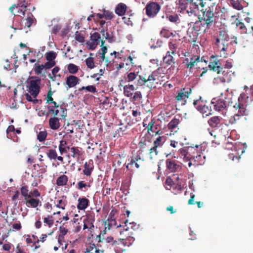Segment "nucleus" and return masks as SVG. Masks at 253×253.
Instances as JSON below:
<instances>
[{"instance_id": "28", "label": "nucleus", "mask_w": 253, "mask_h": 253, "mask_svg": "<svg viewBox=\"0 0 253 253\" xmlns=\"http://www.w3.org/2000/svg\"><path fill=\"white\" fill-rule=\"evenodd\" d=\"M26 201V204L28 207H31L32 208H36L38 206L40 203L39 200L34 198H27Z\"/></svg>"}, {"instance_id": "56", "label": "nucleus", "mask_w": 253, "mask_h": 253, "mask_svg": "<svg viewBox=\"0 0 253 253\" xmlns=\"http://www.w3.org/2000/svg\"><path fill=\"white\" fill-rule=\"evenodd\" d=\"M229 159L231 160L232 161L239 160L240 158V156L238 155V154L235 152L231 153L228 155Z\"/></svg>"}, {"instance_id": "50", "label": "nucleus", "mask_w": 253, "mask_h": 253, "mask_svg": "<svg viewBox=\"0 0 253 253\" xmlns=\"http://www.w3.org/2000/svg\"><path fill=\"white\" fill-rule=\"evenodd\" d=\"M33 17L32 14L30 13L26 19L25 26L28 28L30 27L34 22V19Z\"/></svg>"}, {"instance_id": "20", "label": "nucleus", "mask_w": 253, "mask_h": 253, "mask_svg": "<svg viewBox=\"0 0 253 253\" xmlns=\"http://www.w3.org/2000/svg\"><path fill=\"white\" fill-rule=\"evenodd\" d=\"M221 122V118L218 116H214L208 120V124L211 127L215 128L219 127Z\"/></svg>"}, {"instance_id": "61", "label": "nucleus", "mask_w": 253, "mask_h": 253, "mask_svg": "<svg viewBox=\"0 0 253 253\" xmlns=\"http://www.w3.org/2000/svg\"><path fill=\"white\" fill-rule=\"evenodd\" d=\"M157 148L158 147L154 145V146L150 149V155L151 158L154 155H157L158 153Z\"/></svg>"}, {"instance_id": "19", "label": "nucleus", "mask_w": 253, "mask_h": 253, "mask_svg": "<svg viewBox=\"0 0 253 253\" xmlns=\"http://www.w3.org/2000/svg\"><path fill=\"white\" fill-rule=\"evenodd\" d=\"M49 125L50 127L53 130H57L60 126L59 120L57 117H54L49 120Z\"/></svg>"}, {"instance_id": "24", "label": "nucleus", "mask_w": 253, "mask_h": 253, "mask_svg": "<svg viewBox=\"0 0 253 253\" xmlns=\"http://www.w3.org/2000/svg\"><path fill=\"white\" fill-rule=\"evenodd\" d=\"M48 157L50 159H57L58 161L63 162V158L61 156H57V153L55 150L50 149L47 153Z\"/></svg>"}, {"instance_id": "37", "label": "nucleus", "mask_w": 253, "mask_h": 253, "mask_svg": "<svg viewBox=\"0 0 253 253\" xmlns=\"http://www.w3.org/2000/svg\"><path fill=\"white\" fill-rule=\"evenodd\" d=\"M167 167L169 172H172L174 171V160L172 158L167 160Z\"/></svg>"}, {"instance_id": "42", "label": "nucleus", "mask_w": 253, "mask_h": 253, "mask_svg": "<svg viewBox=\"0 0 253 253\" xmlns=\"http://www.w3.org/2000/svg\"><path fill=\"white\" fill-rule=\"evenodd\" d=\"M102 12H104V18L107 20L112 19L114 16L112 12L105 10V9L102 10Z\"/></svg>"}, {"instance_id": "2", "label": "nucleus", "mask_w": 253, "mask_h": 253, "mask_svg": "<svg viewBox=\"0 0 253 253\" xmlns=\"http://www.w3.org/2000/svg\"><path fill=\"white\" fill-rule=\"evenodd\" d=\"M248 98L249 97L245 93L240 94L238 97V101L233 105V108L236 113L228 119L229 125L235 124L240 120L242 116H248L249 114Z\"/></svg>"}, {"instance_id": "8", "label": "nucleus", "mask_w": 253, "mask_h": 253, "mask_svg": "<svg viewBox=\"0 0 253 253\" xmlns=\"http://www.w3.org/2000/svg\"><path fill=\"white\" fill-rule=\"evenodd\" d=\"M217 78L222 83L230 82L235 76V72L232 69L220 68L217 72Z\"/></svg>"}, {"instance_id": "13", "label": "nucleus", "mask_w": 253, "mask_h": 253, "mask_svg": "<svg viewBox=\"0 0 253 253\" xmlns=\"http://www.w3.org/2000/svg\"><path fill=\"white\" fill-rule=\"evenodd\" d=\"M221 63L215 56H211L210 58V61L209 64V68L211 70L214 72H216L219 70L221 68Z\"/></svg>"}, {"instance_id": "46", "label": "nucleus", "mask_w": 253, "mask_h": 253, "mask_svg": "<svg viewBox=\"0 0 253 253\" xmlns=\"http://www.w3.org/2000/svg\"><path fill=\"white\" fill-rule=\"evenodd\" d=\"M44 69H45L44 64H42V65L35 64L34 71L36 74L39 75L42 73V71Z\"/></svg>"}, {"instance_id": "47", "label": "nucleus", "mask_w": 253, "mask_h": 253, "mask_svg": "<svg viewBox=\"0 0 253 253\" xmlns=\"http://www.w3.org/2000/svg\"><path fill=\"white\" fill-rule=\"evenodd\" d=\"M85 63L88 68L93 69L94 67V63L93 58L88 57L85 60Z\"/></svg>"}, {"instance_id": "15", "label": "nucleus", "mask_w": 253, "mask_h": 253, "mask_svg": "<svg viewBox=\"0 0 253 253\" xmlns=\"http://www.w3.org/2000/svg\"><path fill=\"white\" fill-rule=\"evenodd\" d=\"M169 45L171 51H168L167 55L163 58L164 62L168 64H170L171 62H172L173 56L172 54L174 53V45L172 42H169Z\"/></svg>"}, {"instance_id": "21", "label": "nucleus", "mask_w": 253, "mask_h": 253, "mask_svg": "<svg viewBox=\"0 0 253 253\" xmlns=\"http://www.w3.org/2000/svg\"><path fill=\"white\" fill-rule=\"evenodd\" d=\"M215 110L221 111L226 108L225 102L222 99H218L215 103L212 102Z\"/></svg>"}, {"instance_id": "18", "label": "nucleus", "mask_w": 253, "mask_h": 253, "mask_svg": "<svg viewBox=\"0 0 253 253\" xmlns=\"http://www.w3.org/2000/svg\"><path fill=\"white\" fill-rule=\"evenodd\" d=\"M80 79L73 75L69 76L66 80V84L71 88L79 84Z\"/></svg>"}, {"instance_id": "12", "label": "nucleus", "mask_w": 253, "mask_h": 253, "mask_svg": "<svg viewBox=\"0 0 253 253\" xmlns=\"http://www.w3.org/2000/svg\"><path fill=\"white\" fill-rule=\"evenodd\" d=\"M205 150L202 145H196L194 147H191L188 150L189 156L187 157V160L189 158H194L196 156L203 154V151Z\"/></svg>"}, {"instance_id": "51", "label": "nucleus", "mask_w": 253, "mask_h": 253, "mask_svg": "<svg viewBox=\"0 0 253 253\" xmlns=\"http://www.w3.org/2000/svg\"><path fill=\"white\" fill-rule=\"evenodd\" d=\"M161 35L162 37L166 38H169L170 37H173V34L171 32H169L168 30H163L161 32Z\"/></svg>"}, {"instance_id": "48", "label": "nucleus", "mask_w": 253, "mask_h": 253, "mask_svg": "<svg viewBox=\"0 0 253 253\" xmlns=\"http://www.w3.org/2000/svg\"><path fill=\"white\" fill-rule=\"evenodd\" d=\"M179 156L180 158H183V159H187V155H189L188 152L186 151V150L184 148L180 149L178 151Z\"/></svg>"}, {"instance_id": "4", "label": "nucleus", "mask_w": 253, "mask_h": 253, "mask_svg": "<svg viewBox=\"0 0 253 253\" xmlns=\"http://www.w3.org/2000/svg\"><path fill=\"white\" fill-rule=\"evenodd\" d=\"M177 54L181 58H183V63L185 64L187 68L191 69L198 63L200 62V56L190 55L185 49H179Z\"/></svg>"}, {"instance_id": "11", "label": "nucleus", "mask_w": 253, "mask_h": 253, "mask_svg": "<svg viewBox=\"0 0 253 253\" xmlns=\"http://www.w3.org/2000/svg\"><path fill=\"white\" fill-rule=\"evenodd\" d=\"M206 160V156L204 154L196 156L194 158H189L188 159V166L190 167L192 166L197 167L200 165H202L205 164Z\"/></svg>"}, {"instance_id": "9", "label": "nucleus", "mask_w": 253, "mask_h": 253, "mask_svg": "<svg viewBox=\"0 0 253 253\" xmlns=\"http://www.w3.org/2000/svg\"><path fill=\"white\" fill-rule=\"evenodd\" d=\"M160 6L156 2L148 3L146 6V14L150 17H154L160 10Z\"/></svg>"}, {"instance_id": "40", "label": "nucleus", "mask_w": 253, "mask_h": 253, "mask_svg": "<svg viewBox=\"0 0 253 253\" xmlns=\"http://www.w3.org/2000/svg\"><path fill=\"white\" fill-rule=\"evenodd\" d=\"M46 99L47 103L53 104L54 107H59L56 102L53 101V99L52 97V93L50 91L48 92Z\"/></svg>"}, {"instance_id": "39", "label": "nucleus", "mask_w": 253, "mask_h": 253, "mask_svg": "<svg viewBox=\"0 0 253 253\" xmlns=\"http://www.w3.org/2000/svg\"><path fill=\"white\" fill-rule=\"evenodd\" d=\"M237 20L238 22L236 23V26L239 27V29L241 30L242 33H247V29L244 24L240 22L238 18L236 19V21Z\"/></svg>"}, {"instance_id": "64", "label": "nucleus", "mask_w": 253, "mask_h": 253, "mask_svg": "<svg viewBox=\"0 0 253 253\" xmlns=\"http://www.w3.org/2000/svg\"><path fill=\"white\" fill-rule=\"evenodd\" d=\"M87 249H92V251H93V253H104V252L103 251L97 250L96 248L95 245L94 244L90 245V246L88 248H87Z\"/></svg>"}, {"instance_id": "3", "label": "nucleus", "mask_w": 253, "mask_h": 253, "mask_svg": "<svg viewBox=\"0 0 253 253\" xmlns=\"http://www.w3.org/2000/svg\"><path fill=\"white\" fill-rule=\"evenodd\" d=\"M26 84L28 91L25 94L26 99L34 104L37 103L38 100L36 99V97L39 93L41 80L38 77H32L27 80Z\"/></svg>"}, {"instance_id": "10", "label": "nucleus", "mask_w": 253, "mask_h": 253, "mask_svg": "<svg viewBox=\"0 0 253 253\" xmlns=\"http://www.w3.org/2000/svg\"><path fill=\"white\" fill-rule=\"evenodd\" d=\"M100 39V35L98 33L95 32L91 34L90 40L86 42L87 47L90 50L94 49L98 45Z\"/></svg>"}, {"instance_id": "44", "label": "nucleus", "mask_w": 253, "mask_h": 253, "mask_svg": "<svg viewBox=\"0 0 253 253\" xmlns=\"http://www.w3.org/2000/svg\"><path fill=\"white\" fill-rule=\"evenodd\" d=\"M85 89L87 91L94 93L96 92V88L93 85H88L86 86H83L82 88H80L79 90L81 91L82 90Z\"/></svg>"}, {"instance_id": "26", "label": "nucleus", "mask_w": 253, "mask_h": 253, "mask_svg": "<svg viewBox=\"0 0 253 253\" xmlns=\"http://www.w3.org/2000/svg\"><path fill=\"white\" fill-rule=\"evenodd\" d=\"M136 88L133 84L126 85L124 87V93L126 96L130 97L132 95L131 91L136 90Z\"/></svg>"}, {"instance_id": "43", "label": "nucleus", "mask_w": 253, "mask_h": 253, "mask_svg": "<svg viewBox=\"0 0 253 253\" xmlns=\"http://www.w3.org/2000/svg\"><path fill=\"white\" fill-rule=\"evenodd\" d=\"M28 191H29L26 186H23L21 188V194L24 197L25 200L31 197V195L29 194Z\"/></svg>"}, {"instance_id": "59", "label": "nucleus", "mask_w": 253, "mask_h": 253, "mask_svg": "<svg viewBox=\"0 0 253 253\" xmlns=\"http://www.w3.org/2000/svg\"><path fill=\"white\" fill-rule=\"evenodd\" d=\"M176 2V4H179L182 8L183 7H185L188 3H190V0H178V2L177 1Z\"/></svg>"}, {"instance_id": "5", "label": "nucleus", "mask_w": 253, "mask_h": 253, "mask_svg": "<svg viewBox=\"0 0 253 253\" xmlns=\"http://www.w3.org/2000/svg\"><path fill=\"white\" fill-rule=\"evenodd\" d=\"M192 92L190 87H184L177 91V94L175 97V107L176 110H180L178 107L183 106L185 105L187 99Z\"/></svg>"}, {"instance_id": "52", "label": "nucleus", "mask_w": 253, "mask_h": 253, "mask_svg": "<svg viewBox=\"0 0 253 253\" xmlns=\"http://www.w3.org/2000/svg\"><path fill=\"white\" fill-rule=\"evenodd\" d=\"M137 77V74L134 72H130L128 74L126 78V80L127 82H132L134 81Z\"/></svg>"}, {"instance_id": "32", "label": "nucleus", "mask_w": 253, "mask_h": 253, "mask_svg": "<svg viewBox=\"0 0 253 253\" xmlns=\"http://www.w3.org/2000/svg\"><path fill=\"white\" fill-rule=\"evenodd\" d=\"M198 110H199L202 114H205L206 116H208L211 114V110L208 107V106L204 105L203 106H198L196 107Z\"/></svg>"}, {"instance_id": "35", "label": "nucleus", "mask_w": 253, "mask_h": 253, "mask_svg": "<svg viewBox=\"0 0 253 253\" xmlns=\"http://www.w3.org/2000/svg\"><path fill=\"white\" fill-rule=\"evenodd\" d=\"M165 141V138L164 136H158L154 141V145L157 147H161L163 146Z\"/></svg>"}, {"instance_id": "57", "label": "nucleus", "mask_w": 253, "mask_h": 253, "mask_svg": "<svg viewBox=\"0 0 253 253\" xmlns=\"http://www.w3.org/2000/svg\"><path fill=\"white\" fill-rule=\"evenodd\" d=\"M104 41H101V51H102V55H101V58L102 60H104L105 59V54L107 52V48L106 46H104Z\"/></svg>"}, {"instance_id": "30", "label": "nucleus", "mask_w": 253, "mask_h": 253, "mask_svg": "<svg viewBox=\"0 0 253 253\" xmlns=\"http://www.w3.org/2000/svg\"><path fill=\"white\" fill-rule=\"evenodd\" d=\"M66 145L67 142L65 140H62L60 141L59 150L61 155H63L67 152V149H69V147Z\"/></svg>"}, {"instance_id": "45", "label": "nucleus", "mask_w": 253, "mask_h": 253, "mask_svg": "<svg viewBox=\"0 0 253 253\" xmlns=\"http://www.w3.org/2000/svg\"><path fill=\"white\" fill-rule=\"evenodd\" d=\"M47 136V132L45 131H40L38 135L37 139L40 142L43 141Z\"/></svg>"}, {"instance_id": "36", "label": "nucleus", "mask_w": 253, "mask_h": 253, "mask_svg": "<svg viewBox=\"0 0 253 253\" xmlns=\"http://www.w3.org/2000/svg\"><path fill=\"white\" fill-rule=\"evenodd\" d=\"M230 3L232 6L236 9L240 10L243 8V6L239 0H231Z\"/></svg>"}, {"instance_id": "31", "label": "nucleus", "mask_w": 253, "mask_h": 253, "mask_svg": "<svg viewBox=\"0 0 253 253\" xmlns=\"http://www.w3.org/2000/svg\"><path fill=\"white\" fill-rule=\"evenodd\" d=\"M71 152L72 153V156L77 159L79 160L80 157L82 155L81 149L78 147H73L70 149Z\"/></svg>"}, {"instance_id": "7", "label": "nucleus", "mask_w": 253, "mask_h": 253, "mask_svg": "<svg viewBox=\"0 0 253 253\" xmlns=\"http://www.w3.org/2000/svg\"><path fill=\"white\" fill-rule=\"evenodd\" d=\"M134 239L132 237H129L126 239H120L115 241L113 243L114 250L117 253H122L125 250V246L129 247L134 242Z\"/></svg>"}, {"instance_id": "14", "label": "nucleus", "mask_w": 253, "mask_h": 253, "mask_svg": "<svg viewBox=\"0 0 253 253\" xmlns=\"http://www.w3.org/2000/svg\"><path fill=\"white\" fill-rule=\"evenodd\" d=\"M159 77L156 73L153 72L147 78V86L152 88L155 86V84H158Z\"/></svg>"}, {"instance_id": "34", "label": "nucleus", "mask_w": 253, "mask_h": 253, "mask_svg": "<svg viewBox=\"0 0 253 253\" xmlns=\"http://www.w3.org/2000/svg\"><path fill=\"white\" fill-rule=\"evenodd\" d=\"M67 180V176L65 175H62L57 178L56 183L58 186H63L66 184Z\"/></svg>"}, {"instance_id": "63", "label": "nucleus", "mask_w": 253, "mask_h": 253, "mask_svg": "<svg viewBox=\"0 0 253 253\" xmlns=\"http://www.w3.org/2000/svg\"><path fill=\"white\" fill-rule=\"evenodd\" d=\"M244 93L247 96V94H246L245 93ZM250 96L248 95V96L249 97L248 102H249V104H250V102H252L253 100V84L252 85H251L250 87Z\"/></svg>"}, {"instance_id": "54", "label": "nucleus", "mask_w": 253, "mask_h": 253, "mask_svg": "<svg viewBox=\"0 0 253 253\" xmlns=\"http://www.w3.org/2000/svg\"><path fill=\"white\" fill-rule=\"evenodd\" d=\"M44 223L47 224L49 227H50L53 224V220L52 216H48V217H44L43 219Z\"/></svg>"}, {"instance_id": "60", "label": "nucleus", "mask_w": 253, "mask_h": 253, "mask_svg": "<svg viewBox=\"0 0 253 253\" xmlns=\"http://www.w3.org/2000/svg\"><path fill=\"white\" fill-rule=\"evenodd\" d=\"M55 64V61H49L47 62L44 64V68L45 69H48L53 67Z\"/></svg>"}, {"instance_id": "38", "label": "nucleus", "mask_w": 253, "mask_h": 253, "mask_svg": "<svg viewBox=\"0 0 253 253\" xmlns=\"http://www.w3.org/2000/svg\"><path fill=\"white\" fill-rule=\"evenodd\" d=\"M68 70L71 74H75L78 72L79 68L74 64H69L68 66Z\"/></svg>"}, {"instance_id": "29", "label": "nucleus", "mask_w": 253, "mask_h": 253, "mask_svg": "<svg viewBox=\"0 0 253 253\" xmlns=\"http://www.w3.org/2000/svg\"><path fill=\"white\" fill-rule=\"evenodd\" d=\"M190 3H191L193 6H195L194 8L199 9L200 6L202 9L200 10V11H202L203 10V8L205 6L206 2H204L203 0H190Z\"/></svg>"}, {"instance_id": "25", "label": "nucleus", "mask_w": 253, "mask_h": 253, "mask_svg": "<svg viewBox=\"0 0 253 253\" xmlns=\"http://www.w3.org/2000/svg\"><path fill=\"white\" fill-rule=\"evenodd\" d=\"M77 207L80 210L85 209L88 205V200L85 198H79Z\"/></svg>"}, {"instance_id": "53", "label": "nucleus", "mask_w": 253, "mask_h": 253, "mask_svg": "<svg viewBox=\"0 0 253 253\" xmlns=\"http://www.w3.org/2000/svg\"><path fill=\"white\" fill-rule=\"evenodd\" d=\"M166 188L167 190H170L171 188V186L173 184V181L172 179L170 177H168L166 181Z\"/></svg>"}, {"instance_id": "58", "label": "nucleus", "mask_w": 253, "mask_h": 253, "mask_svg": "<svg viewBox=\"0 0 253 253\" xmlns=\"http://www.w3.org/2000/svg\"><path fill=\"white\" fill-rule=\"evenodd\" d=\"M147 79L142 77L141 76H139V79L137 81V84L140 85H142L144 84L147 85Z\"/></svg>"}, {"instance_id": "1", "label": "nucleus", "mask_w": 253, "mask_h": 253, "mask_svg": "<svg viewBox=\"0 0 253 253\" xmlns=\"http://www.w3.org/2000/svg\"><path fill=\"white\" fill-rule=\"evenodd\" d=\"M217 20V16L213 12L211 7L206 8L203 12L202 17H199V21L196 22L193 28L196 31L206 32L207 29H210L213 25L215 24ZM195 38L193 39V42H195L198 33H195Z\"/></svg>"}, {"instance_id": "33", "label": "nucleus", "mask_w": 253, "mask_h": 253, "mask_svg": "<svg viewBox=\"0 0 253 253\" xmlns=\"http://www.w3.org/2000/svg\"><path fill=\"white\" fill-rule=\"evenodd\" d=\"M139 159L140 158L138 159H135V160L132 159L131 160L130 162L128 163L127 165H126V168L128 169L132 170V169H131V168L132 167H133V166H134L136 168L138 169L139 168V165L138 164L137 162Z\"/></svg>"}, {"instance_id": "17", "label": "nucleus", "mask_w": 253, "mask_h": 253, "mask_svg": "<svg viewBox=\"0 0 253 253\" xmlns=\"http://www.w3.org/2000/svg\"><path fill=\"white\" fill-rule=\"evenodd\" d=\"M94 219L91 215L86 216L84 219V230L85 229H89L91 230L94 227L93 225Z\"/></svg>"}, {"instance_id": "23", "label": "nucleus", "mask_w": 253, "mask_h": 253, "mask_svg": "<svg viewBox=\"0 0 253 253\" xmlns=\"http://www.w3.org/2000/svg\"><path fill=\"white\" fill-rule=\"evenodd\" d=\"M126 5L123 3H119L115 8V12L119 16L123 15L126 10Z\"/></svg>"}, {"instance_id": "6", "label": "nucleus", "mask_w": 253, "mask_h": 253, "mask_svg": "<svg viewBox=\"0 0 253 253\" xmlns=\"http://www.w3.org/2000/svg\"><path fill=\"white\" fill-rule=\"evenodd\" d=\"M229 37L225 30H221L215 39V44L217 46L218 50L220 51H227L229 42Z\"/></svg>"}, {"instance_id": "55", "label": "nucleus", "mask_w": 253, "mask_h": 253, "mask_svg": "<svg viewBox=\"0 0 253 253\" xmlns=\"http://www.w3.org/2000/svg\"><path fill=\"white\" fill-rule=\"evenodd\" d=\"M132 114L133 116L135 118L136 121L141 120V112L140 111H138L137 110H133Z\"/></svg>"}, {"instance_id": "27", "label": "nucleus", "mask_w": 253, "mask_h": 253, "mask_svg": "<svg viewBox=\"0 0 253 253\" xmlns=\"http://www.w3.org/2000/svg\"><path fill=\"white\" fill-rule=\"evenodd\" d=\"M83 172L84 175L89 176L93 170V166L90 162H86L84 164Z\"/></svg>"}, {"instance_id": "16", "label": "nucleus", "mask_w": 253, "mask_h": 253, "mask_svg": "<svg viewBox=\"0 0 253 253\" xmlns=\"http://www.w3.org/2000/svg\"><path fill=\"white\" fill-rule=\"evenodd\" d=\"M59 232L58 242L59 244L62 245L65 242L64 237L68 232V230L64 227L60 226L59 229Z\"/></svg>"}, {"instance_id": "41", "label": "nucleus", "mask_w": 253, "mask_h": 253, "mask_svg": "<svg viewBox=\"0 0 253 253\" xmlns=\"http://www.w3.org/2000/svg\"><path fill=\"white\" fill-rule=\"evenodd\" d=\"M56 56V53L52 51L47 52L46 54V60L49 61H54V60L55 59Z\"/></svg>"}, {"instance_id": "22", "label": "nucleus", "mask_w": 253, "mask_h": 253, "mask_svg": "<svg viewBox=\"0 0 253 253\" xmlns=\"http://www.w3.org/2000/svg\"><path fill=\"white\" fill-rule=\"evenodd\" d=\"M14 9H17V11L16 12V14L17 15L20 16H24L25 15V13L26 11V6H21L20 7H18L17 6L13 5L11 7H10L9 8V10L14 15H16V13L13 12Z\"/></svg>"}, {"instance_id": "49", "label": "nucleus", "mask_w": 253, "mask_h": 253, "mask_svg": "<svg viewBox=\"0 0 253 253\" xmlns=\"http://www.w3.org/2000/svg\"><path fill=\"white\" fill-rule=\"evenodd\" d=\"M185 32H179L176 33L175 32V41H181L185 38Z\"/></svg>"}, {"instance_id": "62", "label": "nucleus", "mask_w": 253, "mask_h": 253, "mask_svg": "<svg viewBox=\"0 0 253 253\" xmlns=\"http://www.w3.org/2000/svg\"><path fill=\"white\" fill-rule=\"evenodd\" d=\"M232 67V62L231 60H227L223 66H221V68H226V69H231Z\"/></svg>"}]
</instances>
